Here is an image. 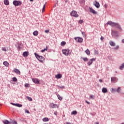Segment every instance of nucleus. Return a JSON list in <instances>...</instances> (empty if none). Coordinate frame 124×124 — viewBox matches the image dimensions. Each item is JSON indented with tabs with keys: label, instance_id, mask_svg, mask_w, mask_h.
I'll return each instance as SVG.
<instances>
[{
	"label": "nucleus",
	"instance_id": "412c9836",
	"mask_svg": "<svg viewBox=\"0 0 124 124\" xmlns=\"http://www.w3.org/2000/svg\"><path fill=\"white\" fill-rule=\"evenodd\" d=\"M3 63L4 65H5V66H6L7 67H8V66L9 65V63H8V62L6 61L4 62Z\"/></svg>",
	"mask_w": 124,
	"mask_h": 124
},
{
	"label": "nucleus",
	"instance_id": "f8f14e48",
	"mask_svg": "<svg viewBox=\"0 0 124 124\" xmlns=\"http://www.w3.org/2000/svg\"><path fill=\"white\" fill-rule=\"evenodd\" d=\"M50 108H57V107H58V105L57 104H55L54 103H51L50 104Z\"/></svg>",
	"mask_w": 124,
	"mask_h": 124
},
{
	"label": "nucleus",
	"instance_id": "4c0bfd02",
	"mask_svg": "<svg viewBox=\"0 0 124 124\" xmlns=\"http://www.w3.org/2000/svg\"><path fill=\"white\" fill-rule=\"evenodd\" d=\"M82 60L84 61V62H88V59L87 57L83 58Z\"/></svg>",
	"mask_w": 124,
	"mask_h": 124
},
{
	"label": "nucleus",
	"instance_id": "4be33fe9",
	"mask_svg": "<svg viewBox=\"0 0 124 124\" xmlns=\"http://www.w3.org/2000/svg\"><path fill=\"white\" fill-rule=\"evenodd\" d=\"M33 35H34V36H37V35H38V31H35L33 32Z\"/></svg>",
	"mask_w": 124,
	"mask_h": 124
},
{
	"label": "nucleus",
	"instance_id": "5701e85b",
	"mask_svg": "<svg viewBox=\"0 0 124 124\" xmlns=\"http://www.w3.org/2000/svg\"><path fill=\"white\" fill-rule=\"evenodd\" d=\"M43 122H49V118L45 117L43 119Z\"/></svg>",
	"mask_w": 124,
	"mask_h": 124
},
{
	"label": "nucleus",
	"instance_id": "58836bf2",
	"mask_svg": "<svg viewBox=\"0 0 124 124\" xmlns=\"http://www.w3.org/2000/svg\"><path fill=\"white\" fill-rule=\"evenodd\" d=\"M2 51H4V52H7V50L5 47H2L1 48Z\"/></svg>",
	"mask_w": 124,
	"mask_h": 124
},
{
	"label": "nucleus",
	"instance_id": "c9c22d12",
	"mask_svg": "<svg viewBox=\"0 0 124 124\" xmlns=\"http://www.w3.org/2000/svg\"><path fill=\"white\" fill-rule=\"evenodd\" d=\"M27 99L29 101H32V98H31V97L27 96Z\"/></svg>",
	"mask_w": 124,
	"mask_h": 124
},
{
	"label": "nucleus",
	"instance_id": "a18cd8bd",
	"mask_svg": "<svg viewBox=\"0 0 124 124\" xmlns=\"http://www.w3.org/2000/svg\"><path fill=\"white\" fill-rule=\"evenodd\" d=\"M108 6V5H107V4H105L104 5L105 8H107Z\"/></svg>",
	"mask_w": 124,
	"mask_h": 124
},
{
	"label": "nucleus",
	"instance_id": "603ef678",
	"mask_svg": "<svg viewBox=\"0 0 124 124\" xmlns=\"http://www.w3.org/2000/svg\"><path fill=\"white\" fill-rule=\"evenodd\" d=\"M44 52H45V49H42V50H41V52H42V53H44Z\"/></svg>",
	"mask_w": 124,
	"mask_h": 124
},
{
	"label": "nucleus",
	"instance_id": "ea45409f",
	"mask_svg": "<svg viewBox=\"0 0 124 124\" xmlns=\"http://www.w3.org/2000/svg\"><path fill=\"white\" fill-rule=\"evenodd\" d=\"M79 2L81 4H82V3H85V0H80Z\"/></svg>",
	"mask_w": 124,
	"mask_h": 124
},
{
	"label": "nucleus",
	"instance_id": "cd10ccee",
	"mask_svg": "<svg viewBox=\"0 0 124 124\" xmlns=\"http://www.w3.org/2000/svg\"><path fill=\"white\" fill-rule=\"evenodd\" d=\"M65 44H66V43L64 41H62L61 43V46H64V45H65Z\"/></svg>",
	"mask_w": 124,
	"mask_h": 124
},
{
	"label": "nucleus",
	"instance_id": "de8ad7c7",
	"mask_svg": "<svg viewBox=\"0 0 124 124\" xmlns=\"http://www.w3.org/2000/svg\"><path fill=\"white\" fill-rule=\"evenodd\" d=\"M11 104H12V105H13L14 106H16V104L15 103H11Z\"/></svg>",
	"mask_w": 124,
	"mask_h": 124
},
{
	"label": "nucleus",
	"instance_id": "8fccbe9b",
	"mask_svg": "<svg viewBox=\"0 0 124 124\" xmlns=\"http://www.w3.org/2000/svg\"><path fill=\"white\" fill-rule=\"evenodd\" d=\"M85 102H86V103H87V104H90V102H88V101H87V100L85 101Z\"/></svg>",
	"mask_w": 124,
	"mask_h": 124
},
{
	"label": "nucleus",
	"instance_id": "a19ab883",
	"mask_svg": "<svg viewBox=\"0 0 124 124\" xmlns=\"http://www.w3.org/2000/svg\"><path fill=\"white\" fill-rule=\"evenodd\" d=\"M83 22H84V21L83 20H82V19L79 20V22H78V23L79 24H83Z\"/></svg>",
	"mask_w": 124,
	"mask_h": 124
},
{
	"label": "nucleus",
	"instance_id": "f257e3e1",
	"mask_svg": "<svg viewBox=\"0 0 124 124\" xmlns=\"http://www.w3.org/2000/svg\"><path fill=\"white\" fill-rule=\"evenodd\" d=\"M106 25H109V26H111L113 28H117L120 31H123V28H122V26L121 25L118 23L113 22L111 21H108Z\"/></svg>",
	"mask_w": 124,
	"mask_h": 124
},
{
	"label": "nucleus",
	"instance_id": "b1692460",
	"mask_svg": "<svg viewBox=\"0 0 124 124\" xmlns=\"http://www.w3.org/2000/svg\"><path fill=\"white\" fill-rule=\"evenodd\" d=\"M85 53L88 55H90L91 54V52L90 51V50H89V49H87L86 50H85Z\"/></svg>",
	"mask_w": 124,
	"mask_h": 124
},
{
	"label": "nucleus",
	"instance_id": "a878e982",
	"mask_svg": "<svg viewBox=\"0 0 124 124\" xmlns=\"http://www.w3.org/2000/svg\"><path fill=\"white\" fill-rule=\"evenodd\" d=\"M71 115H77V111L76 110L73 111L71 113Z\"/></svg>",
	"mask_w": 124,
	"mask_h": 124
},
{
	"label": "nucleus",
	"instance_id": "393cba45",
	"mask_svg": "<svg viewBox=\"0 0 124 124\" xmlns=\"http://www.w3.org/2000/svg\"><path fill=\"white\" fill-rule=\"evenodd\" d=\"M15 72H16V73H17V74H20L21 72H20V70L16 69L14 70Z\"/></svg>",
	"mask_w": 124,
	"mask_h": 124
},
{
	"label": "nucleus",
	"instance_id": "c756f323",
	"mask_svg": "<svg viewBox=\"0 0 124 124\" xmlns=\"http://www.w3.org/2000/svg\"><path fill=\"white\" fill-rule=\"evenodd\" d=\"M12 80L13 82H17V78H16V77L13 78Z\"/></svg>",
	"mask_w": 124,
	"mask_h": 124
},
{
	"label": "nucleus",
	"instance_id": "37998d69",
	"mask_svg": "<svg viewBox=\"0 0 124 124\" xmlns=\"http://www.w3.org/2000/svg\"><path fill=\"white\" fill-rule=\"evenodd\" d=\"M25 113H27V114H30V111L28 110L27 109L25 110Z\"/></svg>",
	"mask_w": 124,
	"mask_h": 124
},
{
	"label": "nucleus",
	"instance_id": "20e7f679",
	"mask_svg": "<svg viewBox=\"0 0 124 124\" xmlns=\"http://www.w3.org/2000/svg\"><path fill=\"white\" fill-rule=\"evenodd\" d=\"M62 52L65 56H69L70 55V50L68 48L62 49Z\"/></svg>",
	"mask_w": 124,
	"mask_h": 124
},
{
	"label": "nucleus",
	"instance_id": "e2e57ef3",
	"mask_svg": "<svg viewBox=\"0 0 124 124\" xmlns=\"http://www.w3.org/2000/svg\"><path fill=\"white\" fill-rule=\"evenodd\" d=\"M121 124H124V123H122Z\"/></svg>",
	"mask_w": 124,
	"mask_h": 124
},
{
	"label": "nucleus",
	"instance_id": "39448f33",
	"mask_svg": "<svg viewBox=\"0 0 124 124\" xmlns=\"http://www.w3.org/2000/svg\"><path fill=\"white\" fill-rule=\"evenodd\" d=\"M13 4H14L15 6H19L22 4V2L20 0H15L13 2Z\"/></svg>",
	"mask_w": 124,
	"mask_h": 124
},
{
	"label": "nucleus",
	"instance_id": "423d86ee",
	"mask_svg": "<svg viewBox=\"0 0 124 124\" xmlns=\"http://www.w3.org/2000/svg\"><path fill=\"white\" fill-rule=\"evenodd\" d=\"M70 15L71 16H72L73 17H75V18H77L78 17H79V15H78V14H77V12H76V11H72L71 13H70Z\"/></svg>",
	"mask_w": 124,
	"mask_h": 124
},
{
	"label": "nucleus",
	"instance_id": "6ab92c4d",
	"mask_svg": "<svg viewBox=\"0 0 124 124\" xmlns=\"http://www.w3.org/2000/svg\"><path fill=\"white\" fill-rule=\"evenodd\" d=\"M119 48H120V46L119 45H117L115 47L112 48V49L113 50H115V51H117V50H119Z\"/></svg>",
	"mask_w": 124,
	"mask_h": 124
},
{
	"label": "nucleus",
	"instance_id": "e433bc0d",
	"mask_svg": "<svg viewBox=\"0 0 124 124\" xmlns=\"http://www.w3.org/2000/svg\"><path fill=\"white\" fill-rule=\"evenodd\" d=\"M16 107H22L23 106V105L22 104H16Z\"/></svg>",
	"mask_w": 124,
	"mask_h": 124
},
{
	"label": "nucleus",
	"instance_id": "49530a36",
	"mask_svg": "<svg viewBox=\"0 0 124 124\" xmlns=\"http://www.w3.org/2000/svg\"><path fill=\"white\" fill-rule=\"evenodd\" d=\"M54 114L55 115V116H57V115H58V112L57 111L54 112Z\"/></svg>",
	"mask_w": 124,
	"mask_h": 124
},
{
	"label": "nucleus",
	"instance_id": "7ed1b4c3",
	"mask_svg": "<svg viewBox=\"0 0 124 124\" xmlns=\"http://www.w3.org/2000/svg\"><path fill=\"white\" fill-rule=\"evenodd\" d=\"M111 35L115 38H118L120 36L119 31H111Z\"/></svg>",
	"mask_w": 124,
	"mask_h": 124
},
{
	"label": "nucleus",
	"instance_id": "dca6fc26",
	"mask_svg": "<svg viewBox=\"0 0 124 124\" xmlns=\"http://www.w3.org/2000/svg\"><path fill=\"white\" fill-rule=\"evenodd\" d=\"M121 92H122V88L121 87H119L117 89H116V92L118 93H121Z\"/></svg>",
	"mask_w": 124,
	"mask_h": 124
},
{
	"label": "nucleus",
	"instance_id": "9d476101",
	"mask_svg": "<svg viewBox=\"0 0 124 124\" xmlns=\"http://www.w3.org/2000/svg\"><path fill=\"white\" fill-rule=\"evenodd\" d=\"M94 2H95V3H94ZM93 3H94V6H95V7H96V8H99L100 5L99 4V3L98 2H97V1L95 0L93 2Z\"/></svg>",
	"mask_w": 124,
	"mask_h": 124
},
{
	"label": "nucleus",
	"instance_id": "680f3d73",
	"mask_svg": "<svg viewBox=\"0 0 124 124\" xmlns=\"http://www.w3.org/2000/svg\"><path fill=\"white\" fill-rule=\"evenodd\" d=\"M31 1H33V0H30Z\"/></svg>",
	"mask_w": 124,
	"mask_h": 124
},
{
	"label": "nucleus",
	"instance_id": "f03ea898",
	"mask_svg": "<svg viewBox=\"0 0 124 124\" xmlns=\"http://www.w3.org/2000/svg\"><path fill=\"white\" fill-rule=\"evenodd\" d=\"M34 55L35 58H36L40 62H42V63L44 62V61H45V58H44V57L39 55L37 54V53H36V52L34 53Z\"/></svg>",
	"mask_w": 124,
	"mask_h": 124
},
{
	"label": "nucleus",
	"instance_id": "6e6552de",
	"mask_svg": "<svg viewBox=\"0 0 124 124\" xmlns=\"http://www.w3.org/2000/svg\"><path fill=\"white\" fill-rule=\"evenodd\" d=\"M95 61V58H92L90 59L89 62H88L87 64L90 66L91 64H93V62H94Z\"/></svg>",
	"mask_w": 124,
	"mask_h": 124
},
{
	"label": "nucleus",
	"instance_id": "7c9ffc66",
	"mask_svg": "<svg viewBox=\"0 0 124 124\" xmlns=\"http://www.w3.org/2000/svg\"><path fill=\"white\" fill-rule=\"evenodd\" d=\"M90 98H91V99H94L95 98V97H94V95H90Z\"/></svg>",
	"mask_w": 124,
	"mask_h": 124
},
{
	"label": "nucleus",
	"instance_id": "a211bd4d",
	"mask_svg": "<svg viewBox=\"0 0 124 124\" xmlns=\"http://www.w3.org/2000/svg\"><path fill=\"white\" fill-rule=\"evenodd\" d=\"M23 57H28L29 56V52L28 51H25L23 53Z\"/></svg>",
	"mask_w": 124,
	"mask_h": 124
},
{
	"label": "nucleus",
	"instance_id": "aec40b11",
	"mask_svg": "<svg viewBox=\"0 0 124 124\" xmlns=\"http://www.w3.org/2000/svg\"><path fill=\"white\" fill-rule=\"evenodd\" d=\"M4 4L5 5H9V1L8 0H4Z\"/></svg>",
	"mask_w": 124,
	"mask_h": 124
},
{
	"label": "nucleus",
	"instance_id": "c85d7f7f",
	"mask_svg": "<svg viewBox=\"0 0 124 124\" xmlns=\"http://www.w3.org/2000/svg\"><path fill=\"white\" fill-rule=\"evenodd\" d=\"M21 44H18V46H17V49L18 50H21L22 49V47H21Z\"/></svg>",
	"mask_w": 124,
	"mask_h": 124
},
{
	"label": "nucleus",
	"instance_id": "4468645a",
	"mask_svg": "<svg viewBox=\"0 0 124 124\" xmlns=\"http://www.w3.org/2000/svg\"><path fill=\"white\" fill-rule=\"evenodd\" d=\"M102 92L103 93H108V90H107V88L103 87L102 89Z\"/></svg>",
	"mask_w": 124,
	"mask_h": 124
},
{
	"label": "nucleus",
	"instance_id": "ddd939ff",
	"mask_svg": "<svg viewBox=\"0 0 124 124\" xmlns=\"http://www.w3.org/2000/svg\"><path fill=\"white\" fill-rule=\"evenodd\" d=\"M109 44L110 45V46H116V43L115 42H113L112 41H109Z\"/></svg>",
	"mask_w": 124,
	"mask_h": 124
},
{
	"label": "nucleus",
	"instance_id": "72a5a7b5",
	"mask_svg": "<svg viewBox=\"0 0 124 124\" xmlns=\"http://www.w3.org/2000/svg\"><path fill=\"white\" fill-rule=\"evenodd\" d=\"M57 96L59 100H62V96H61V95H60L59 94H58Z\"/></svg>",
	"mask_w": 124,
	"mask_h": 124
},
{
	"label": "nucleus",
	"instance_id": "bf43d9fd",
	"mask_svg": "<svg viewBox=\"0 0 124 124\" xmlns=\"http://www.w3.org/2000/svg\"><path fill=\"white\" fill-rule=\"evenodd\" d=\"M95 124H99V123H98V122H96Z\"/></svg>",
	"mask_w": 124,
	"mask_h": 124
},
{
	"label": "nucleus",
	"instance_id": "f3484780",
	"mask_svg": "<svg viewBox=\"0 0 124 124\" xmlns=\"http://www.w3.org/2000/svg\"><path fill=\"white\" fill-rule=\"evenodd\" d=\"M110 92L111 93H117V88H112L110 89Z\"/></svg>",
	"mask_w": 124,
	"mask_h": 124
},
{
	"label": "nucleus",
	"instance_id": "2f4dec72",
	"mask_svg": "<svg viewBox=\"0 0 124 124\" xmlns=\"http://www.w3.org/2000/svg\"><path fill=\"white\" fill-rule=\"evenodd\" d=\"M124 65L122 63V65H121V66H120V69L121 70H123V69H124Z\"/></svg>",
	"mask_w": 124,
	"mask_h": 124
},
{
	"label": "nucleus",
	"instance_id": "f704fd0d",
	"mask_svg": "<svg viewBox=\"0 0 124 124\" xmlns=\"http://www.w3.org/2000/svg\"><path fill=\"white\" fill-rule=\"evenodd\" d=\"M57 87H58V89H64V86H60V85H57Z\"/></svg>",
	"mask_w": 124,
	"mask_h": 124
},
{
	"label": "nucleus",
	"instance_id": "1a4fd4ad",
	"mask_svg": "<svg viewBox=\"0 0 124 124\" xmlns=\"http://www.w3.org/2000/svg\"><path fill=\"white\" fill-rule=\"evenodd\" d=\"M32 81L34 84H40V82H39V80L37 78H32Z\"/></svg>",
	"mask_w": 124,
	"mask_h": 124
},
{
	"label": "nucleus",
	"instance_id": "9b49d317",
	"mask_svg": "<svg viewBox=\"0 0 124 124\" xmlns=\"http://www.w3.org/2000/svg\"><path fill=\"white\" fill-rule=\"evenodd\" d=\"M89 9H90V12L91 13H93V14H97V13L95 11L93 8H91V7H89Z\"/></svg>",
	"mask_w": 124,
	"mask_h": 124
},
{
	"label": "nucleus",
	"instance_id": "4d7b16f0",
	"mask_svg": "<svg viewBox=\"0 0 124 124\" xmlns=\"http://www.w3.org/2000/svg\"><path fill=\"white\" fill-rule=\"evenodd\" d=\"M99 81L100 83H101V82H102V79H99Z\"/></svg>",
	"mask_w": 124,
	"mask_h": 124
},
{
	"label": "nucleus",
	"instance_id": "13d9d810",
	"mask_svg": "<svg viewBox=\"0 0 124 124\" xmlns=\"http://www.w3.org/2000/svg\"><path fill=\"white\" fill-rule=\"evenodd\" d=\"M122 43H124V39L122 40Z\"/></svg>",
	"mask_w": 124,
	"mask_h": 124
},
{
	"label": "nucleus",
	"instance_id": "6e6d98bb",
	"mask_svg": "<svg viewBox=\"0 0 124 124\" xmlns=\"http://www.w3.org/2000/svg\"><path fill=\"white\" fill-rule=\"evenodd\" d=\"M45 51H47L48 50V47H46V49H44Z\"/></svg>",
	"mask_w": 124,
	"mask_h": 124
},
{
	"label": "nucleus",
	"instance_id": "0eeeda50",
	"mask_svg": "<svg viewBox=\"0 0 124 124\" xmlns=\"http://www.w3.org/2000/svg\"><path fill=\"white\" fill-rule=\"evenodd\" d=\"M75 40L77 41V42H78V43H82L83 42V38L78 37H75L74 38Z\"/></svg>",
	"mask_w": 124,
	"mask_h": 124
},
{
	"label": "nucleus",
	"instance_id": "3c124183",
	"mask_svg": "<svg viewBox=\"0 0 124 124\" xmlns=\"http://www.w3.org/2000/svg\"><path fill=\"white\" fill-rule=\"evenodd\" d=\"M82 34L83 35H86V33H85V32H84V31L82 32Z\"/></svg>",
	"mask_w": 124,
	"mask_h": 124
},
{
	"label": "nucleus",
	"instance_id": "2eb2a0df",
	"mask_svg": "<svg viewBox=\"0 0 124 124\" xmlns=\"http://www.w3.org/2000/svg\"><path fill=\"white\" fill-rule=\"evenodd\" d=\"M55 78L57 79H61L62 78V74H58L55 76Z\"/></svg>",
	"mask_w": 124,
	"mask_h": 124
},
{
	"label": "nucleus",
	"instance_id": "052dcab7",
	"mask_svg": "<svg viewBox=\"0 0 124 124\" xmlns=\"http://www.w3.org/2000/svg\"><path fill=\"white\" fill-rule=\"evenodd\" d=\"M44 11H45V10H42V12L43 13V12H44Z\"/></svg>",
	"mask_w": 124,
	"mask_h": 124
},
{
	"label": "nucleus",
	"instance_id": "864d4df0",
	"mask_svg": "<svg viewBox=\"0 0 124 124\" xmlns=\"http://www.w3.org/2000/svg\"><path fill=\"white\" fill-rule=\"evenodd\" d=\"M48 31H49V30H46L45 31V32L46 33L48 32Z\"/></svg>",
	"mask_w": 124,
	"mask_h": 124
},
{
	"label": "nucleus",
	"instance_id": "09e8293b",
	"mask_svg": "<svg viewBox=\"0 0 124 124\" xmlns=\"http://www.w3.org/2000/svg\"><path fill=\"white\" fill-rule=\"evenodd\" d=\"M100 39L101 40H103V39H104V37H103V36H101Z\"/></svg>",
	"mask_w": 124,
	"mask_h": 124
},
{
	"label": "nucleus",
	"instance_id": "bb28decb",
	"mask_svg": "<svg viewBox=\"0 0 124 124\" xmlns=\"http://www.w3.org/2000/svg\"><path fill=\"white\" fill-rule=\"evenodd\" d=\"M111 82H115L116 81V78L114 77L111 78Z\"/></svg>",
	"mask_w": 124,
	"mask_h": 124
},
{
	"label": "nucleus",
	"instance_id": "79ce46f5",
	"mask_svg": "<svg viewBox=\"0 0 124 124\" xmlns=\"http://www.w3.org/2000/svg\"><path fill=\"white\" fill-rule=\"evenodd\" d=\"M94 52L95 55H98V51H97L95 49Z\"/></svg>",
	"mask_w": 124,
	"mask_h": 124
},
{
	"label": "nucleus",
	"instance_id": "5fc2aeb1",
	"mask_svg": "<svg viewBox=\"0 0 124 124\" xmlns=\"http://www.w3.org/2000/svg\"><path fill=\"white\" fill-rule=\"evenodd\" d=\"M64 124H71L70 122H66Z\"/></svg>",
	"mask_w": 124,
	"mask_h": 124
},
{
	"label": "nucleus",
	"instance_id": "473e14b6",
	"mask_svg": "<svg viewBox=\"0 0 124 124\" xmlns=\"http://www.w3.org/2000/svg\"><path fill=\"white\" fill-rule=\"evenodd\" d=\"M24 86L25 88H30V84L28 83H25Z\"/></svg>",
	"mask_w": 124,
	"mask_h": 124
},
{
	"label": "nucleus",
	"instance_id": "c03bdc74",
	"mask_svg": "<svg viewBox=\"0 0 124 124\" xmlns=\"http://www.w3.org/2000/svg\"><path fill=\"white\" fill-rule=\"evenodd\" d=\"M46 6V4H45L43 6V9L45 10V7Z\"/></svg>",
	"mask_w": 124,
	"mask_h": 124
}]
</instances>
